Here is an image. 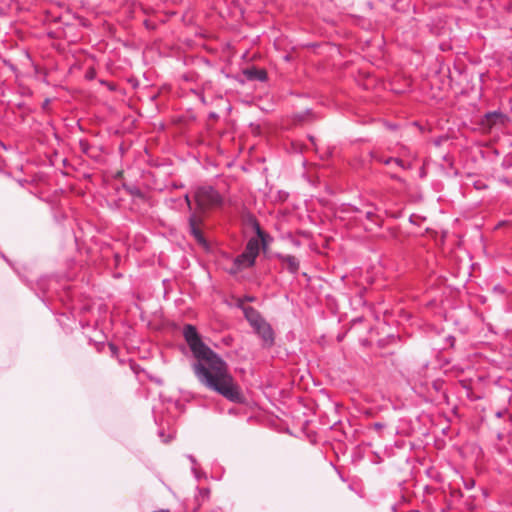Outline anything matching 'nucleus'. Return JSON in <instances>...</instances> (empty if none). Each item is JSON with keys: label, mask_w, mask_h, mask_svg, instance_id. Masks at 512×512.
<instances>
[{"label": "nucleus", "mask_w": 512, "mask_h": 512, "mask_svg": "<svg viewBox=\"0 0 512 512\" xmlns=\"http://www.w3.org/2000/svg\"><path fill=\"white\" fill-rule=\"evenodd\" d=\"M246 300H248V301H252L253 299H252V298H250V297H247V298H246Z\"/></svg>", "instance_id": "13"}, {"label": "nucleus", "mask_w": 512, "mask_h": 512, "mask_svg": "<svg viewBox=\"0 0 512 512\" xmlns=\"http://www.w3.org/2000/svg\"><path fill=\"white\" fill-rule=\"evenodd\" d=\"M283 265L291 272L296 273L299 269V261L291 255H285L280 257Z\"/></svg>", "instance_id": "8"}, {"label": "nucleus", "mask_w": 512, "mask_h": 512, "mask_svg": "<svg viewBox=\"0 0 512 512\" xmlns=\"http://www.w3.org/2000/svg\"><path fill=\"white\" fill-rule=\"evenodd\" d=\"M185 200H186V203H187L188 207L191 208V201H190L188 195L185 196Z\"/></svg>", "instance_id": "10"}, {"label": "nucleus", "mask_w": 512, "mask_h": 512, "mask_svg": "<svg viewBox=\"0 0 512 512\" xmlns=\"http://www.w3.org/2000/svg\"><path fill=\"white\" fill-rule=\"evenodd\" d=\"M383 163L389 165L391 163H396L397 165L404 167L403 161L398 158H387L383 160Z\"/></svg>", "instance_id": "9"}, {"label": "nucleus", "mask_w": 512, "mask_h": 512, "mask_svg": "<svg viewBox=\"0 0 512 512\" xmlns=\"http://www.w3.org/2000/svg\"><path fill=\"white\" fill-rule=\"evenodd\" d=\"M201 221H202V219L200 216H198L197 214H192L189 217V227H190V232L194 236V238L200 244H205V239H204L203 234L199 228Z\"/></svg>", "instance_id": "6"}, {"label": "nucleus", "mask_w": 512, "mask_h": 512, "mask_svg": "<svg viewBox=\"0 0 512 512\" xmlns=\"http://www.w3.org/2000/svg\"><path fill=\"white\" fill-rule=\"evenodd\" d=\"M194 197L200 212H205L212 207L220 205L222 202L221 196L210 186L199 187Z\"/></svg>", "instance_id": "3"}, {"label": "nucleus", "mask_w": 512, "mask_h": 512, "mask_svg": "<svg viewBox=\"0 0 512 512\" xmlns=\"http://www.w3.org/2000/svg\"><path fill=\"white\" fill-rule=\"evenodd\" d=\"M188 458L190 459V461H191L193 464L195 463V459H194V457H193V456H191V455H190V456H188Z\"/></svg>", "instance_id": "12"}, {"label": "nucleus", "mask_w": 512, "mask_h": 512, "mask_svg": "<svg viewBox=\"0 0 512 512\" xmlns=\"http://www.w3.org/2000/svg\"><path fill=\"white\" fill-rule=\"evenodd\" d=\"M244 75L248 80L265 81L267 79V73L263 69L249 68L244 70Z\"/></svg>", "instance_id": "7"}, {"label": "nucleus", "mask_w": 512, "mask_h": 512, "mask_svg": "<svg viewBox=\"0 0 512 512\" xmlns=\"http://www.w3.org/2000/svg\"><path fill=\"white\" fill-rule=\"evenodd\" d=\"M255 332L261 337L264 344L271 346L274 342V332L269 323L265 320L254 328Z\"/></svg>", "instance_id": "5"}, {"label": "nucleus", "mask_w": 512, "mask_h": 512, "mask_svg": "<svg viewBox=\"0 0 512 512\" xmlns=\"http://www.w3.org/2000/svg\"><path fill=\"white\" fill-rule=\"evenodd\" d=\"M257 237H252L246 244L245 250L238 255L230 269V273L236 274L254 265L260 252V240H263V232L257 227Z\"/></svg>", "instance_id": "2"}, {"label": "nucleus", "mask_w": 512, "mask_h": 512, "mask_svg": "<svg viewBox=\"0 0 512 512\" xmlns=\"http://www.w3.org/2000/svg\"><path fill=\"white\" fill-rule=\"evenodd\" d=\"M237 306L243 310L245 318L247 319L249 324L253 327V329L256 326L260 325L264 321V319L262 318V316L259 314V312L257 310H255L252 307L244 306L242 299L238 300Z\"/></svg>", "instance_id": "4"}, {"label": "nucleus", "mask_w": 512, "mask_h": 512, "mask_svg": "<svg viewBox=\"0 0 512 512\" xmlns=\"http://www.w3.org/2000/svg\"><path fill=\"white\" fill-rule=\"evenodd\" d=\"M183 334L197 359L193 364V370L199 382L230 401L240 402L242 395L229 372L227 363L203 343L194 326L186 325Z\"/></svg>", "instance_id": "1"}, {"label": "nucleus", "mask_w": 512, "mask_h": 512, "mask_svg": "<svg viewBox=\"0 0 512 512\" xmlns=\"http://www.w3.org/2000/svg\"><path fill=\"white\" fill-rule=\"evenodd\" d=\"M366 215H367V217H368L369 219H371V218H372V216H373V213H372V212H370V211H368V212L366 213Z\"/></svg>", "instance_id": "11"}]
</instances>
